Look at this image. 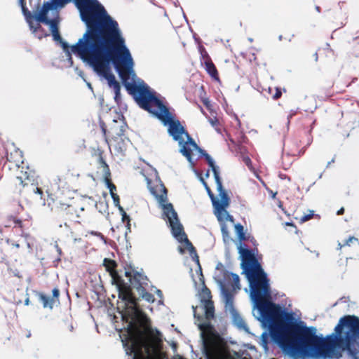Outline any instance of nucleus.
Instances as JSON below:
<instances>
[{"label":"nucleus","instance_id":"obj_1","mask_svg":"<svg viewBox=\"0 0 359 359\" xmlns=\"http://www.w3.org/2000/svg\"><path fill=\"white\" fill-rule=\"evenodd\" d=\"M242 268L250 285V297L253 303V316L269 328L272 339L284 351L304 357L338 359L339 351H345L352 359H359V318L344 316L334 328L335 334L326 338L316 335L315 327H306L304 321L288 324L285 327L278 323L281 318L279 306L266 301L271 297L269 279L260 264L250 250L240 244Z\"/></svg>","mask_w":359,"mask_h":359},{"label":"nucleus","instance_id":"obj_2","mask_svg":"<svg viewBox=\"0 0 359 359\" xmlns=\"http://www.w3.org/2000/svg\"><path fill=\"white\" fill-rule=\"evenodd\" d=\"M71 52L89 65L101 79H106L109 88L114 92V100L118 103L121 100V86L111 72V65H114L116 72L123 80L128 91L132 94L142 109L148 111L168 126L169 135L178 142L180 153L189 163H194L192 156L194 152L201 153L205 157L214 174L217 196H215L207 183L201 181L211 199L214 214L221 225L223 240L229 243L231 240L229 225L234 224L233 217L227 211L230 198L223 188L219 176V167L212 158L198 147L196 142L186 132L180 122L175 119L149 87L137 78L134 71V61L129 50H71Z\"/></svg>","mask_w":359,"mask_h":359},{"label":"nucleus","instance_id":"obj_3","mask_svg":"<svg viewBox=\"0 0 359 359\" xmlns=\"http://www.w3.org/2000/svg\"><path fill=\"white\" fill-rule=\"evenodd\" d=\"M151 194L156 199L163 210L164 219L171 229L173 236L181 243L178 250L181 254L189 251L196 269V274L191 273L193 281L196 285L201 283L203 286L199 293L200 305L192 306L194 318L197 319V325L201 331L203 350L208 359H236L226 349L224 339L217 334L210 325V320L215 316V308L211 300V294L208 288L204 286L203 276L198 256L188 240L183 227L177 217V214L172 205L168 202L167 190L161 181L156 169L149 168L147 174H143Z\"/></svg>","mask_w":359,"mask_h":359},{"label":"nucleus","instance_id":"obj_4","mask_svg":"<svg viewBox=\"0 0 359 359\" xmlns=\"http://www.w3.org/2000/svg\"><path fill=\"white\" fill-rule=\"evenodd\" d=\"M103 265L116 280L118 298L123 304L125 311L123 318H126L128 324L126 334L121 337V341L126 354L130 359H164V355L161 351V333L156 331L157 335L155 337L145 336L137 327L136 321L142 317V312L137 306L130 286L128 283H122L120 278L116 277L115 262L105 258Z\"/></svg>","mask_w":359,"mask_h":359},{"label":"nucleus","instance_id":"obj_5","mask_svg":"<svg viewBox=\"0 0 359 359\" xmlns=\"http://www.w3.org/2000/svg\"><path fill=\"white\" fill-rule=\"evenodd\" d=\"M214 278L217 283L225 304V309L231 315L233 324L240 330L250 333L249 329L242 317L236 311L233 306V294L231 291L236 292L241 289L240 280L237 274L231 273L219 266L216 268Z\"/></svg>","mask_w":359,"mask_h":359},{"label":"nucleus","instance_id":"obj_6","mask_svg":"<svg viewBox=\"0 0 359 359\" xmlns=\"http://www.w3.org/2000/svg\"><path fill=\"white\" fill-rule=\"evenodd\" d=\"M126 276L128 278L130 284L136 288L142 298L148 302H153L154 301V296L147 292L144 287V285L147 284V277L140 273H135L133 276L132 271H126Z\"/></svg>","mask_w":359,"mask_h":359},{"label":"nucleus","instance_id":"obj_7","mask_svg":"<svg viewBox=\"0 0 359 359\" xmlns=\"http://www.w3.org/2000/svg\"><path fill=\"white\" fill-rule=\"evenodd\" d=\"M104 182H105L106 186L107 187V188L109 190V192H110L111 196L113 199L114 205L116 207L118 208L119 206H121V205H120V202H119V197L115 193V191L116 190V186L111 182L110 180L107 177H106L104 178Z\"/></svg>","mask_w":359,"mask_h":359},{"label":"nucleus","instance_id":"obj_8","mask_svg":"<svg viewBox=\"0 0 359 359\" xmlns=\"http://www.w3.org/2000/svg\"><path fill=\"white\" fill-rule=\"evenodd\" d=\"M205 68L209 75L213 78L214 79L218 81V73L215 65L212 62V61L208 58L204 62Z\"/></svg>","mask_w":359,"mask_h":359},{"label":"nucleus","instance_id":"obj_9","mask_svg":"<svg viewBox=\"0 0 359 359\" xmlns=\"http://www.w3.org/2000/svg\"><path fill=\"white\" fill-rule=\"evenodd\" d=\"M236 233L240 241L245 239V236L243 231V226L241 224H234Z\"/></svg>","mask_w":359,"mask_h":359},{"label":"nucleus","instance_id":"obj_10","mask_svg":"<svg viewBox=\"0 0 359 359\" xmlns=\"http://www.w3.org/2000/svg\"><path fill=\"white\" fill-rule=\"evenodd\" d=\"M39 299L43 304L44 308L49 307L50 309L53 308V300L50 299V297L46 296L43 294H39Z\"/></svg>","mask_w":359,"mask_h":359},{"label":"nucleus","instance_id":"obj_11","mask_svg":"<svg viewBox=\"0 0 359 359\" xmlns=\"http://www.w3.org/2000/svg\"><path fill=\"white\" fill-rule=\"evenodd\" d=\"M261 345L262 346V347L264 348L265 351L267 350V348H268V347H267V345H268V334L266 332H264L262 334Z\"/></svg>","mask_w":359,"mask_h":359},{"label":"nucleus","instance_id":"obj_12","mask_svg":"<svg viewBox=\"0 0 359 359\" xmlns=\"http://www.w3.org/2000/svg\"><path fill=\"white\" fill-rule=\"evenodd\" d=\"M357 239L353 237V236H351L349 237L347 240H346L345 243L341 245L340 243H339V248L341 249L343 246L344 245H350L351 243L353 242V241H356Z\"/></svg>","mask_w":359,"mask_h":359},{"label":"nucleus","instance_id":"obj_13","mask_svg":"<svg viewBox=\"0 0 359 359\" xmlns=\"http://www.w3.org/2000/svg\"><path fill=\"white\" fill-rule=\"evenodd\" d=\"M243 161L250 170H253L251 159L248 156H243Z\"/></svg>","mask_w":359,"mask_h":359},{"label":"nucleus","instance_id":"obj_14","mask_svg":"<svg viewBox=\"0 0 359 359\" xmlns=\"http://www.w3.org/2000/svg\"><path fill=\"white\" fill-rule=\"evenodd\" d=\"M313 215H314V212L313 210H310V213L302 216V218L300 219V220L302 222H305L309 220L310 219H311L312 217L313 216Z\"/></svg>","mask_w":359,"mask_h":359},{"label":"nucleus","instance_id":"obj_15","mask_svg":"<svg viewBox=\"0 0 359 359\" xmlns=\"http://www.w3.org/2000/svg\"><path fill=\"white\" fill-rule=\"evenodd\" d=\"M209 122H210V123L211 124V126L212 127H214L217 130H218L217 127V126L219 124V121H218V120L216 118H210L209 119Z\"/></svg>","mask_w":359,"mask_h":359},{"label":"nucleus","instance_id":"obj_16","mask_svg":"<svg viewBox=\"0 0 359 359\" xmlns=\"http://www.w3.org/2000/svg\"><path fill=\"white\" fill-rule=\"evenodd\" d=\"M282 95L280 90L278 88H276V93L272 95L273 99L277 100Z\"/></svg>","mask_w":359,"mask_h":359},{"label":"nucleus","instance_id":"obj_17","mask_svg":"<svg viewBox=\"0 0 359 359\" xmlns=\"http://www.w3.org/2000/svg\"><path fill=\"white\" fill-rule=\"evenodd\" d=\"M121 216H122L123 222H127L128 224H129L130 217L126 213L123 214V215H121Z\"/></svg>","mask_w":359,"mask_h":359},{"label":"nucleus","instance_id":"obj_18","mask_svg":"<svg viewBox=\"0 0 359 359\" xmlns=\"http://www.w3.org/2000/svg\"><path fill=\"white\" fill-rule=\"evenodd\" d=\"M59 294H60V292H59L58 289L54 288L53 290V295L54 297L57 298L59 297Z\"/></svg>","mask_w":359,"mask_h":359},{"label":"nucleus","instance_id":"obj_19","mask_svg":"<svg viewBox=\"0 0 359 359\" xmlns=\"http://www.w3.org/2000/svg\"><path fill=\"white\" fill-rule=\"evenodd\" d=\"M91 234L95 235V236H97L100 237L102 240H104V236H102V233H100L99 232L92 231Z\"/></svg>","mask_w":359,"mask_h":359},{"label":"nucleus","instance_id":"obj_20","mask_svg":"<svg viewBox=\"0 0 359 359\" xmlns=\"http://www.w3.org/2000/svg\"><path fill=\"white\" fill-rule=\"evenodd\" d=\"M55 249H56L57 252H58V254L60 255L62 254V250H61V249L60 248V247L58 246V245H57V244H56V245H55Z\"/></svg>","mask_w":359,"mask_h":359},{"label":"nucleus","instance_id":"obj_21","mask_svg":"<svg viewBox=\"0 0 359 359\" xmlns=\"http://www.w3.org/2000/svg\"><path fill=\"white\" fill-rule=\"evenodd\" d=\"M118 210H119V212H120V213H121V215H123V214H124V213H126V212L124 211V210H123V207H122L121 205V206H119V207L118 208Z\"/></svg>","mask_w":359,"mask_h":359},{"label":"nucleus","instance_id":"obj_22","mask_svg":"<svg viewBox=\"0 0 359 359\" xmlns=\"http://www.w3.org/2000/svg\"><path fill=\"white\" fill-rule=\"evenodd\" d=\"M118 210H119V212H120V213H121V215H123V214H124V213H126V212L124 211V210H123V207H122L121 205V206H119V207L118 208Z\"/></svg>","mask_w":359,"mask_h":359},{"label":"nucleus","instance_id":"obj_23","mask_svg":"<svg viewBox=\"0 0 359 359\" xmlns=\"http://www.w3.org/2000/svg\"><path fill=\"white\" fill-rule=\"evenodd\" d=\"M34 1H35V4H34V7H36V8H38L39 6L40 0H34Z\"/></svg>","mask_w":359,"mask_h":359},{"label":"nucleus","instance_id":"obj_24","mask_svg":"<svg viewBox=\"0 0 359 359\" xmlns=\"http://www.w3.org/2000/svg\"><path fill=\"white\" fill-rule=\"evenodd\" d=\"M34 191L39 194H42V191L38 187L34 189Z\"/></svg>","mask_w":359,"mask_h":359},{"label":"nucleus","instance_id":"obj_25","mask_svg":"<svg viewBox=\"0 0 359 359\" xmlns=\"http://www.w3.org/2000/svg\"><path fill=\"white\" fill-rule=\"evenodd\" d=\"M18 180L20 182V184H22L23 186H25L26 184H24V182L22 181V177H18Z\"/></svg>","mask_w":359,"mask_h":359},{"label":"nucleus","instance_id":"obj_26","mask_svg":"<svg viewBox=\"0 0 359 359\" xmlns=\"http://www.w3.org/2000/svg\"><path fill=\"white\" fill-rule=\"evenodd\" d=\"M156 294L160 298L162 297V292L160 290H156Z\"/></svg>","mask_w":359,"mask_h":359},{"label":"nucleus","instance_id":"obj_27","mask_svg":"<svg viewBox=\"0 0 359 359\" xmlns=\"http://www.w3.org/2000/svg\"><path fill=\"white\" fill-rule=\"evenodd\" d=\"M233 118L237 121L238 124L240 125V121H239L238 116L236 114H233Z\"/></svg>","mask_w":359,"mask_h":359},{"label":"nucleus","instance_id":"obj_28","mask_svg":"<svg viewBox=\"0 0 359 359\" xmlns=\"http://www.w3.org/2000/svg\"><path fill=\"white\" fill-rule=\"evenodd\" d=\"M344 210L343 208H341L337 212V215H341L344 212Z\"/></svg>","mask_w":359,"mask_h":359},{"label":"nucleus","instance_id":"obj_29","mask_svg":"<svg viewBox=\"0 0 359 359\" xmlns=\"http://www.w3.org/2000/svg\"><path fill=\"white\" fill-rule=\"evenodd\" d=\"M11 245H12L13 246H15V248H18L20 247V245H19V244H18V243H11Z\"/></svg>","mask_w":359,"mask_h":359},{"label":"nucleus","instance_id":"obj_30","mask_svg":"<svg viewBox=\"0 0 359 359\" xmlns=\"http://www.w3.org/2000/svg\"><path fill=\"white\" fill-rule=\"evenodd\" d=\"M29 298H27V299H25V305H28V304H29Z\"/></svg>","mask_w":359,"mask_h":359},{"label":"nucleus","instance_id":"obj_31","mask_svg":"<svg viewBox=\"0 0 359 359\" xmlns=\"http://www.w3.org/2000/svg\"><path fill=\"white\" fill-rule=\"evenodd\" d=\"M87 85H88V88H89L92 89V86H91V84H90V83H88Z\"/></svg>","mask_w":359,"mask_h":359},{"label":"nucleus","instance_id":"obj_32","mask_svg":"<svg viewBox=\"0 0 359 359\" xmlns=\"http://www.w3.org/2000/svg\"><path fill=\"white\" fill-rule=\"evenodd\" d=\"M316 10H317V11H318V12H320V8H319V6H316Z\"/></svg>","mask_w":359,"mask_h":359},{"label":"nucleus","instance_id":"obj_33","mask_svg":"<svg viewBox=\"0 0 359 359\" xmlns=\"http://www.w3.org/2000/svg\"><path fill=\"white\" fill-rule=\"evenodd\" d=\"M271 88H269V93H271Z\"/></svg>","mask_w":359,"mask_h":359},{"label":"nucleus","instance_id":"obj_34","mask_svg":"<svg viewBox=\"0 0 359 359\" xmlns=\"http://www.w3.org/2000/svg\"><path fill=\"white\" fill-rule=\"evenodd\" d=\"M80 240H81V239H76V238H75V239H74V241L76 242V241H80Z\"/></svg>","mask_w":359,"mask_h":359},{"label":"nucleus","instance_id":"obj_35","mask_svg":"<svg viewBox=\"0 0 359 359\" xmlns=\"http://www.w3.org/2000/svg\"><path fill=\"white\" fill-rule=\"evenodd\" d=\"M249 41H250V42H252V39L250 38V39H249Z\"/></svg>","mask_w":359,"mask_h":359},{"label":"nucleus","instance_id":"obj_36","mask_svg":"<svg viewBox=\"0 0 359 359\" xmlns=\"http://www.w3.org/2000/svg\"><path fill=\"white\" fill-rule=\"evenodd\" d=\"M205 104H206V105H207V107H208V102H205Z\"/></svg>","mask_w":359,"mask_h":359},{"label":"nucleus","instance_id":"obj_37","mask_svg":"<svg viewBox=\"0 0 359 359\" xmlns=\"http://www.w3.org/2000/svg\"><path fill=\"white\" fill-rule=\"evenodd\" d=\"M281 39H282V36H280L279 39L281 40Z\"/></svg>","mask_w":359,"mask_h":359},{"label":"nucleus","instance_id":"obj_38","mask_svg":"<svg viewBox=\"0 0 359 359\" xmlns=\"http://www.w3.org/2000/svg\"><path fill=\"white\" fill-rule=\"evenodd\" d=\"M275 196H276V194H272L273 197H275Z\"/></svg>","mask_w":359,"mask_h":359}]
</instances>
